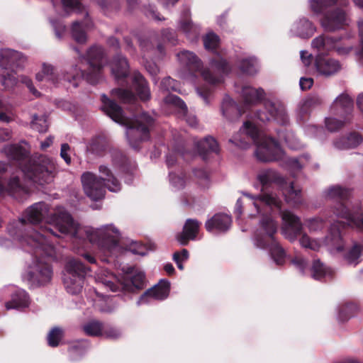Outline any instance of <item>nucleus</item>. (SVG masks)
Listing matches in <instances>:
<instances>
[{"mask_svg":"<svg viewBox=\"0 0 363 363\" xmlns=\"http://www.w3.org/2000/svg\"><path fill=\"white\" fill-rule=\"evenodd\" d=\"M27 57L20 52L9 48L0 50L1 69L21 70L25 67Z\"/></svg>","mask_w":363,"mask_h":363,"instance_id":"nucleus-18","label":"nucleus"},{"mask_svg":"<svg viewBox=\"0 0 363 363\" xmlns=\"http://www.w3.org/2000/svg\"><path fill=\"white\" fill-rule=\"evenodd\" d=\"M337 116L333 115L325 118V125L326 129L331 133L338 131L346 124L350 123V118H337Z\"/></svg>","mask_w":363,"mask_h":363,"instance_id":"nucleus-45","label":"nucleus"},{"mask_svg":"<svg viewBox=\"0 0 363 363\" xmlns=\"http://www.w3.org/2000/svg\"><path fill=\"white\" fill-rule=\"evenodd\" d=\"M304 225L311 233H318L325 228L326 223L322 218L316 217L306 220Z\"/></svg>","mask_w":363,"mask_h":363,"instance_id":"nucleus-50","label":"nucleus"},{"mask_svg":"<svg viewBox=\"0 0 363 363\" xmlns=\"http://www.w3.org/2000/svg\"><path fill=\"white\" fill-rule=\"evenodd\" d=\"M196 146L199 155L203 160L207 159L208 153L213 152L218 154L220 151L218 142L211 136L204 138L203 140L196 144Z\"/></svg>","mask_w":363,"mask_h":363,"instance_id":"nucleus-35","label":"nucleus"},{"mask_svg":"<svg viewBox=\"0 0 363 363\" xmlns=\"http://www.w3.org/2000/svg\"><path fill=\"white\" fill-rule=\"evenodd\" d=\"M201 223L196 219L186 220L183 231L177 235V240L182 245H186L189 240H195Z\"/></svg>","mask_w":363,"mask_h":363,"instance_id":"nucleus-28","label":"nucleus"},{"mask_svg":"<svg viewBox=\"0 0 363 363\" xmlns=\"http://www.w3.org/2000/svg\"><path fill=\"white\" fill-rule=\"evenodd\" d=\"M169 182L174 191L182 189L186 185V179L182 173L169 172Z\"/></svg>","mask_w":363,"mask_h":363,"instance_id":"nucleus-54","label":"nucleus"},{"mask_svg":"<svg viewBox=\"0 0 363 363\" xmlns=\"http://www.w3.org/2000/svg\"><path fill=\"white\" fill-rule=\"evenodd\" d=\"M96 280L113 292L123 291L135 293L144 286L145 274L139 269L130 267L120 279L106 269H101L96 274Z\"/></svg>","mask_w":363,"mask_h":363,"instance_id":"nucleus-10","label":"nucleus"},{"mask_svg":"<svg viewBox=\"0 0 363 363\" xmlns=\"http://www.w3.org/2000/svg\"><path fill=\"white\" fill-rule=\"evenodd\" d=\"M337 40V38L326 35H320L312 40L311 46L319 52L318 56H320L334 50Z\"/></svg>","mask_w":363,"mask_h":363,"instance_id":"nucleus-31","label":"nucleus"},{"mask_svg":"<svg viewBox=\"0 0 363 363\" xmlns=\"http://www.w3.org/2000/svg\"><path fill=\"white\" fill-rule=\"evenodd\" d=\"M323 196L336 202L347 201L350 199V190L340 185H333L324 190Z\"/></svg>","mask_w":363,"mask_h":363,"instance_id":"nucleus-33","label":"nucleus"},{"mask_svg":"<svg viewBox=\"0 0 363 363\" xmlns=\"http://www.w3.org/2000/svg\"><path fill=\"white\" fill-rule=\"evenodd\" d=\"M238 67L242 72L249 75L257 74L259 68V62L255 57L241 59L238 62Z\"/></svg>","mask_w":363,"mask_h":363,"instance_id":"nucleus-41","label":"nucleus"},{"mask_svg":"<svg viewBox=\"0 0 363 363\" xmlns=\"http://www.w3.org/2000/svg\"><path fill=\"white\" fill-rule=\"evenodd\" d=\"M122 335L123 332L121 329L112 326L105 325L104 324L102 336H104L106 338L116 340L120 338Z\"/></svg>","mask_w":363,"mask_h":363,"instance_id":"nucleus-58","label":"nucleus"},{"mask_svg":"<svg viewBox=\"0 0 363 363\" xmlns=\"http://www.w3.org/2000/svg\"><path fill=\"white\" fill-rule=\"evenodd\" d=\"M179 84L178 82L171 78L170 77H165L162 79L160 84L161 89L167 91H178Z\"/></svg>","mask_w":363,"mask_h":363,"instance_id":"nucleus-59","label":"nucleus"},{"mask_svg":"<svg viewBox=\"0 0 363 363\" xmlns=\"http://www.w3.org/2000/svg\"><path fill=\"white\" fill-rule=\"evenodd\" d=\"M357 310V305L352 303L340 305L338 306L337 318L340 321H345L350 318Z\"/></svg>","mask_w":363,"mask_h":363,"instance_id":"nucleus-52","label":"nucleus"},{"mask_svg":"<svg viewBox=\"0 0 363 363\" xmlns=\"http://www.w3.org/2000/svg\"><path fill=\"white\" fill-rule=\"evenodd\" d=\"M104 50L99 46L90 48L86 57L79 54L80 60H86L88 65L86 73L77 65L72 66L68 71L62 73L54 65L43 62L41 70L35 74V79L38 82L45 80L55 86L66 81L74 87H77L79 82L85 78L89 84H95L100 81L101 77V70L104 65Z\"/></svg>","mask_w":363,"mask_h":363,"instance_id":"nucleus-6","label":"nucleus"},{"mask_svg":"<svg viewBox=\"0 0 363 363\" xmlns=\"http://www.w3.org/2000/svg\"><path fill=\"white\" fill-rule=\"evenodd\" d=\"M311 277L316 280L322 279L331 278L334 274V271L324 265L319 259L314 260L311 269Z\"/></svg>","mask_w":363,"mask_h":363,"instance_id":"nucleus-40","label":"nucleus"},{"mask_svg":"<svg viewBox=\"0 0 363 363\" xmlns=\"http://www.w3.org/2000/svg\"><path fill=\"white\" fill-rule=\"evenodd\" d=\"M315 65L318 74L325 77L335 75L342 68L341 63L338 60L322 56L316 57Z\"/></svg>","mask_w":363,"mask_h":363,"instance_id":"nucleus-22","label":"nucleus"},{"mask_svg":"<svg viewBox=\"0 0 363 363\" xmlns=\"http://www.w3.org/2000/svg\"><path fill=\"white\" fill-rule=\"evenodd\" d=\"M278 136L279 140H284L289 147L292 150H299L303 147V144L291 132H279Z\"/></svg>","mask_w":363,"mask_h":363,"instance_id":"nucleus-49","label":"nucleus"},{"mask_svg":"<svg viewBox=\"0 0 363 363\" xmlns=\"http://www.w3.org/2000/svg\"><path fill=\"white\" fill-rule=\"evenodd\" d=\"M221 111L223 116L230 121L239 118L241 115V111L238 105L228 96H225L223 100Z\"/></svg>","mask_w":363,"mask_h":363,"instance_id":"nucleus-38","label":"nucleus"},{"mask_svg":"<svg viewBox=\"0 0 363 363\" xmlns=\"http://www.w3.org/2000/svg\"><path fill=\"white\" fill-rule=\"evenodd\" d=\"M179 62L189 69L199 72L203 80L210 84H217L222 82L223 75L228 74L231 67L223 58L217 57L210 62V67L203 68L200 59L192 52L183 50L177 54Z\"/></svg>","mask_w":363,"mask_h":363,"instance_id":"nucleus-9","label":"nucleus"},{"mask_svg":"<svg viewBox=\"0 0 363 363\" xmlns=\"http://www.w3.org/2000/svg\"><path fill=\"white\" fill-rule=\"evenodd\" d=\"M63 8L68 14L70 11H79L84 13L83 20L73 22L71 27V35L74 41L79 44L86 42V30L91 26L87 11L82 7L79 0H61Z\"/></svg>","mask_w":363,"mask_h":363,"instance_id":"nucleus-15","label":"nucleus"},{"mask_svg":"<svg viewBox=\"0 0 363 363\" xmlns=\"http://www.w3.org/2000/svg\"><path fill=\"white\" fill-rule=\"evenodd\" d=\"M257 179L263 187L273 183L280 185L285 201L289 206L297 207L303 203L301 189L295 186L293 182H285V179L277 171L271 169L261 170L257 176Z\"/></svg>","mask_w":363,"mask_h":363,"instance_id":"nucleus-11","label":"nucleus"},{"mask_svg":"<svg viewBox=\"0 0 363 363\" xmlns=\"http://www.w3.org/2000/svg\"><path fill=\"white\" fill-rule=\"evenodd\" d=\"M350 18L345 11L340 9L330 10L324 13L320 19V26L326 32H334L347 26Z\"/></svg>","mask_w":363,"mask_h":363,"instance_id":"nucleus-17","label":"nucleus"},{"mask_svg":"<svg viewBox=\"0 0 363 363\" xmlns=\"http://www.w3.org/2000/svg\"><path fill=\"white\" fill-rule=\"evenodd\" d=\"M349 0H309L311 10L318 15L333 5L337 4L341 6L347 5Z\"/></svg>","mask_w":363,"mask_h":363,"instance_id":"nucleus-36","label":"nucleus"},{"mask_svg":"<svg viewBox=\"0 0 363 363\" xmlns=\"http://www.w3.org/2000/svg\"><path fill=\"white\" fill-rule=\"evenodd\" d=\"M6 157L16 161L21 169L13 174L7 181L0 177V195H10L21 199L28 193L26 184L21 180L22 174L31 182L40 185L50 184L59 171L55 159L45 155H35L29 160L28 150L18 145H10L3 150ZM6 164L0 161V174L6 170Z\"/></svg>","mask_w":363,"mask_h":363,"instance_id":"nucleus-2","label":"nucleus"},{"mask_svg":"<svg viewBox=\"0 0 363 363\" xmlns=\"http://www.w3.org/2000/svg\"><path fill=\"white\" fill-rule=\"evenodd\" d=\"M133 85L141 100L145 101L150 99V89L145 79L138 72H134L133 74Z\"/></svg>","mask_w":363,"mask_h":363,"instance_id":"nucleus-37","label":"nucleus"},{"mask_svg":"<svg viewBox=\"0 0 363 363\" xmlns=\"http://www.w3.org/2000/svg\"><path fill=\"white\" fill-rule=\"evenodd\" d=\"M49 211V206L45 202H38L27 208L22 218L10 222L7 227L8 233L14 240L21 242L22 245L26 243V240H28L33 232H42V229H52L59 238L54 229L50 226H40L37 229L30 228L27 221L32 224L38 223L45 218Z\"/></svg>","mask_w":363,"mask_h":363,"instance_id":"nucleus-8","label":"nucleus"},{"mask_svg":"<svg viewBox=\"0 0 363 363\" xmlns=\"http://www.w3.org/2000/svg\"><path fill=\"white\" fill-rule=\"evenodd\" d=\"M237 91L240 94L245 106L256 105L265 96V91L262 88H255L248 85L242 86L240 91L237 89Z\"/></svg>","mask_w":363,"mask_h":363,"instance_id":"nucleus-27","label":"nucleus"},{"mask_svg":"<svg viewBox=\"0 0 363 363\" xmlns=\"http://www.w3.org/2000/svg\"><path fill=\"white\" fill-rule=\"evenodd\" d=\"M41 232H33L23 246H30L33 250L34 257L28 264L24 278L31 287L44 286L50 284L53 277V268L50 259L56 257L54 239L57 235L52 229H42Z\"/></svg>","mask_w":363,"mask_h":363,"instance_id":"nucleus-5","label":"nucleus"},{"mask_svg":"<svg viewBox=\"0 0 363 363\" xmlns=\"http://www.w3.org/2000/svg\"><path fill=\"white\" fill-rule=\"evenodd\" d=\"M353 101L347 94H340L333 102L330 108V113L340 118H348L352 121Z\"/></svg>","mask_w":363,"mask_h":363,"instance_id":"nucleus-19","label":"nucleus"},{"mask_svg":"<svg viewBox=\"0 0 363 363\" xmlns=\"http://www.w3.org/2000/svg\"><path fill=\"white\" fill-rule=\"evenodd\" d=\"M31 128L40 133H44L48 130V124L45 116L41 117L33 115L31 121Z\"/></svg>","mask_w":363,"mask_h":363,"instance_id":"nucleus-56","label":"nucleus"},{"mask_svg":"<svg viewBox=\"0 0 363 363\" xmlns=\"http://www.w3.org/2000/svg\"><path fill=\"white\" fill-rule=\"evenodd\" d=\"M190 15L189 8H186L182 15L179 29L182 30L190 40H196L199 37L200 29L197 25L194 24L188 18Z\"/></svg>","mask_w":363,"mask_h":363,"instance_id":"nucleus-30","label":"nucleus"},{"mask_svg":"<svg viewBox=\"0 0 363 363\" xmlns=\"http://www.w3.org/2000/svg\"><path fill=\"white\" fill-rule=\"evenodd\" d=\"M64 336L63 330L59 327L52 328L47 335L48 344L52 347H57Z\"/></svg>","mask_w":363,"mask_h":363,"instance_id":"nucleus-51","label":"nucleus"},{"mask_svg":"<svg viewBox=\"0 0 363 363\" xmlns=\"http://www.w3.org/2000/svg\"><path fill=\"white\" fill-rule=\"evenodd\" d=\"M47 221L48 225L53 226L61 234L70 235L75 242L86 239L96 244L110 258L117 257L123 252L119 243L121 238V231L113 223L103 225L98 228L81 227L62 206L57 207Z\"/></svg>","mask_w":363,"mask_h":363,"instance_id":"nucleus-3","label":"nucleus"},{"mask_svg":"<svg viewBox=\"0 0 363 363\" xmlns=\"http://www.w3.org/2000/svg\"><path fill=\"white\" fill-rule=\"evenodd\" d=\"M108 148V143L104 137L93 138L86 145V153L102 157Z\"/></svg>","mask_w":363,"mask_h":363,"instance_id":"nucleus-34","label":"nucleus"},{"mask_svg":"<svg viewBox=\"0 0 363 363\" xmlns=\"http://www.w3.org/2000/svg\"><path fill=\"white\" fill-rule=\"evenodd\" d=\"M16 72L11 69L1 70L0 82L5 89H11L17 84L18 79L15 76Z\"/></svg>","mask_w":363,"mask_h":363,"instance_id":"nucleus-48","label":"nucleus"},{"mask_svg":"<svg viewBox=\"0 0 363 363\" xmlns=\"http://www.w3.org/2000/svg\"><path fill=\"white\" fill-rule=\"evenodd\" d=\"M169 293V283L166 280H162L157 285L147 290L137 301V305L148 303L152 300L162 301L167 298Z\"/></svg>","mask_w":363,"mask_h":363,"instance_id":"nucleus-20","label":"nucleus"},{"mask_svg":"<svg viewBox=\"0 0 363 363\" xmlns=\"http://www.w3.org/2000/svg\"><path fill=\"white\" fill-rule=\"evenodd\" d=\"M99 172L98 178L101 179L108 190L112 192H118L121 189V182L113 174L112 171L108 166L101 164L99 167Z\"/></svg>","mask_w":363,"mask_h":363,"instance_id":"nucleus-29","label":"nucleus"},{"mask_svg":"<svg viewBox=\"0 0 363 363\" xmlns=\"http://www.w3.org/2000/svg\"><path fill=\"white\" fill-rule=\"evenodd\" d=\"M304 128L306 134L310 137H314L320 141H324L327 139V134L321 127L308 124Z\"/></svg>","mask_w":363,"mask_h":363,"instance_id":"nucleus-53","label":"nucleus"},{"mask_svg":"<svg viewBox=\"0 0 363 363\" xmlns=\"http://www.w3.org/2000/svg\"><path fill=\"white\" fill-rule=\"evenodd\" d=\"M363 142L362 135L356 131L336 138L333 145L335 148L340 150L354 149L358 147Z\"/></svg>","mask_w":363,"mask_h":363,"instance_id":"nucleus-25","label":"nucleus"},{"mask_svg":"<svg viewBox=\"0 0 363 363\" xmlns=\"http://www.w3.org/2000/svg\"><path fill=\"white\" fill-rule=\"evenodd\" d=\"M96 294L99 298L101 297V298L99 299L96 303V307L101 312L111 313L118 308V306L113 298L104 296L97 292H96Z\"/></svg>","mask_w":363,"mask_h":363,"instance_id":"nucleus-43","label":"nucleus"},{"mask_svg":"<svg viewBox=\"0 0 363 363\" xmlns=\"http://www.w3.org/2000/svg\"><path fill=\"white\" fill-rule=\"evenodd\" d=\"M232 223L231 217L225 213L215 214L205 223L207 231L213 233H225L229 230Z\"/></svg>","mask_w":363,"mask_h":363,"instance_id":"nucleus-26","label":"nucleus"},{"mask_svg":"<svg viewBox=\"0 0 363 363\" xmlns=\"http://www.w3.org/2000/svg\"><path fill=\"white\" fill-rule=\"evenodd\" d=\"M50 23L55 30V36L62 39L66 30V26L60 20H50Z\"/></svg>","mask_w":363,"mask_h":363,"instance_id":"nucleus-62","label":"nucleus"},{"mask_svg":"<svg viewBox=\"0 0 363 363\" xmlns=\"http://www.w3.org/2000/svg\"><path fill=\"white\" fill-rule=\"evenodd\" d=\"M359 204L357 203L356 207L352 206L350 199L335 202L330 207V211L335 217L347 220L346 223L336 222L340 223V230L341 227L348 225L363 230V213L359 212Z\"/></svg>","mask_w":363,"mask_h":363,"instance_id":"nucleus-13","label":"nucleus"},{"mask_svg":"<svg viewBox=\"0 0 363 363\" xmlns=\"http://www.w3.org/2000/svg\"><path fill=\"white\" fill-rule=\"evenodd\" d=\"M165 101L171 103L178 107L181 113L185 116L186 123L191 126H195L197 123L196 117L194 115H187V106L185 103L177 96L169 95L166 97Z\"/></svg>","mask_w":363,"mask_h":363,"instance_id":"nucleus-39","label":"nucleus"},{"mask_svg":"<svg viewBox=\"0 0 363 363\" xmlns=\"http://www.w3.org/2000/svg\"><path fill=\"white\" fill-rule=\"evenodd\" d=\"M112 94L117 96L124 103H134L136 101L135 95L129 90L116 89L112 91Z\"/></svg>","mask_w":363,"mask_h":363,"instance_id":"nucleus-55","label":"nucleus"},{"mask_svg":"<svg viewBox=\"0 0 363 363\" xmlns=\"http://www.w3.org/2000/svg\"><path fill=\"white\" fill-rule=\"evenodd\" d=\"M358 28L360 38V48L357 52V59L358 63L363 66V18L359 20Z\"/></svg>","mask_w":363,"mask_h":363,"instance_id":"nucleus-61","label":"nucleus"},{"mask_svg":"<svg viewBox=\"0 0 363 363\" xmlns=\"http://www.w3.org/2000/svg\"><path fill=\"white\" fill-rule=\"evenodd\" d=\"M126 251H129L134 255L145 256L147 254L146 247L140 242L131 241V242L125 248Z\"/></svg>","mask_w":363,"mask_h":363,"instance_id":"nucleus-60","label":"nucleus"},{"mask_svg":"<svg viewBox=\"0 0 363 363\" xmlns=\"http://www.w3.org/2000/svg\"><path fill=\"white\" fill-rule=\"evenodd\" d=\"M291 263L300 271L301 273L305 274L308 268V262L301 255H296L291 259Z\"/></svg>","mask_w":363,"mask_h":363,"instance_id":"nucleus-63","label":"nucleus"},{"mask_svg":"<svg viewBox=\"0 0 363 363\" xmlns=\"http://www.w3.org/2000/svg\"><path fill=\"white\" fill-rule=\"evenodd\" d=\"M81 182L85 194L92 201L102 199L106 187L98 176L91 172H85L81 176Z\"/></svg>","mask_w":363,"mask_h":363,"instance_id":"nucleus-16","label":"nucleus"},{"mask_svg":"<svg viewBox=\"0 0 363 363\" xmlns=\"http://www.w3.org/2000/svg\"><path fill=\"white\" fill-rule=\"evenodd\" d=\"M324 103V99L319 95H312L303 99L298 104L296 110L297 119L299 121H304L309 115L311 111Z\"/></svg>","mask_w":363,"mask_h":363,"instance_id":"nucleus-24","label":"nucleus"},{"mask_svg":"<svg viewBox=\"0 0 363 363\" xmlns=\"http://www.w3.org/2000/svg\"><path fill=\"white\" fill-rule=\"evenodd\" d=\"M69 151L70 146L67 143H63L61 145L60 157L65 160L67 164H70L72 162Z\"/></svg>","mask_w":363,"mask_h":363,"instance_id":"nucleus-64","label":"nucleus"},{"mask_svg":"<svg viewBox=\"0 0 363 363\" xmlns=\"http://www.w3.org/2000/svg\"><path fill=\"white\" fill-rule=\"evenodd\" d=\"M5 291L11 293L10 301L6 302V310L23 311L29 307L30 300L28 294L23 289L9 287Z\"/></svg>","mask_w":363,"mask_h":363,"instance_id":"nucleus-21","label":"nucleus"},{"mask_svg":"<svg viewBox=\"0 0 363 363\" xmlns=\"http://www.w3.org/2000/svg\"><path fill=\"white\" fill-rule=\"evenodd\" d=\"M102 110L116 123L126 126V136L130 145L138 150L141 142L150 138V128L154 123L153 118L146 113H143L131 120L115 101L102 95Z\"/></svg>","mask_w":363,"mask_h":363,"instance_id":"nucleus-7","label":"nucleus"},{"mask_svg":"<svg viewBox=\"0 0 363 363\" xmlns=\"http://www.w3.org/2000/svg\"><path fill=\"white\" fill-rule=\"evenodd\" d=\"M104 323L97 320H91L84 324L83 330L89 336H102Z\"/></svg>","mask_w":363,"mask_h":363,"instance_id":"nucleus-46","label":"nucleus"},{"mask_svg":"<svg viewBox=\"0 0 363 363\" xmlns=\"http://www.w3.org/2000/svg\"><path fill=\"white\" fill-rule=\"evenodd\" d=\"M15 118L13 106L11 104L0 99V121L9 123Z\"/></svg>","mask_w":363,"mask_h":363,"instance_id":"nucleus-47","label":"nucleus"},{"mask_svg":"<svg viewBox=\"0 0 363 363\" xmlns=\"http://www.w3.org/2000/svg\"><path fill=\"white\" fill-rule=\"evenodd\" d=\"M250 141L256 145L255 156L258 160L264 162L283 160V165L292 173L301 170L311 158L307 153L298 157H285L277 140L264 135L251 121H247L240 128L239 133L230 139V142L240 148L247 149Z\"/></svg>","mask_w":363,"mask_h":363,"instance_id":"nucleus-4","label":"nucleus"},{"mask_svg":"<svg viewBox=\"0 0 363 363\" xmlns=\"http://www.w3.org/2000/svg\"><path fill=\"white\" fill-rule=\"evenodd\" d=\"M89 347V344L85 340L77 341L69 347L68 352L71 360L77 361L80 359L86 353Z\"/></svg>","mask_w":363,"mask_h":363,"instance_id":"nucleus-42","label":"nucleus"},{"mask_svg":"<svg viewBox=\"0 0 363 363\" xmlns=\"http://www.w3.org/2000/svg\"><path fill=\"white\" fill-rule=\"evenodd\" d=\"M111 69L112 74L116 79L127 77L129 72V65L126 57L121 54L116 55L111 63Z\"/></svg>","mask_w":363,"mask_h":363,"instance_id":"nucleus-32","label":"nucleus"},{"mask_svg":"<svg viewBox=\"0 0 363 363\" xmlns=\"http://www.w3.org/2000/svg\"><path fill=\"white\" fill-rule=\"evenodd\" d=\"M242 194L250 199L257 214L262 216L260 220L261 228L255 233L253 244L259 249H269L272 259L277 265H282L285 262L286 255L274 238L278 225L272 216H268V213L274 211H278L281 215L284 222L282 233L290 241H294L301 234L299 243L303 248L318 251L323 246H326L333 254L343 250L345 243L339 229V223H332L324 238H311L306 233H302L303 226L298 217L289 211H281V201L276 194L262 193L257 196L248 193Z\"/></svg>","mask_w":363,"mask_h":363,"instance_id":"nucleus-1","label":"nucleus"},{"mask_svg":"<svg viewBox=\"0 0 363 363\" xmlns=\"http://www.w3.org/2000/svg\"><path fill=\"white\" fill-rule=\"evenodd\" d=\"M91 270L80 260L71 258L65 264L62 281L66 291L71 295H78L83 289L85 277Z\"/></svg>","mask_w":363,"mask_h":363,"instance_id":"nucleus-12","label":"nucleus"},{"mask_svg":"<svg viewBox=\"0 0 363 363\" xmlns=\"http://www.w3.org/2000/svg\"><path fill=\"white\" fill-rule=\"evenodd\" d=\"M315 30V26L308 18L302 17L291 24L289 32L293 36L306 39L311 38Z\"/></svg>","mask_w":363,"mask_h":363,"instance_id":"nucleus-23","label":"nucleus"},{"mask_svg":"<svg viewBox=\"0 0 363 363\" xmlns=\"http://www.w3.org/2000/svg\"><path fill=\"white\" fill-rule=\"evenodd\" d=\"M263 110L255 113V119L267 123L274 121L281 125H287L289 123V117L285 105L278 99H264Z\"/></svg>","mask_w":363,"mask_h":363,"instance_id":"nucleus-14","label":"nucleus"},{"mask_svg":"<svg viewBox=\"0 0 363 363\" xmlns=\"http://www.w3.org/2000/svg\"><path fill=\"white\" fill-rule=\"evenodd\" d=\"M219 44V38L213 33H208L203 37V45L206 50H214Z\"/></svg>","mask_w":363,"mask_h":363,"instance_id":"nucleus-57","label":"nucleus"},{"mask_svg":"<svg viewBox=\"0 0 363 363\" xmlns=\"http://www.w3.org/2000/svg\"><path fill=\"white\" fill-rule=\"evenodd\" d=\"M363 252V245L354 242L344 255L345 261L351 265H357L360 262Z\"/></svg>","mask_w":363,"mask_h":363,"instance_id":"nucleus-44","label":"nucleus"}]
</instances>
